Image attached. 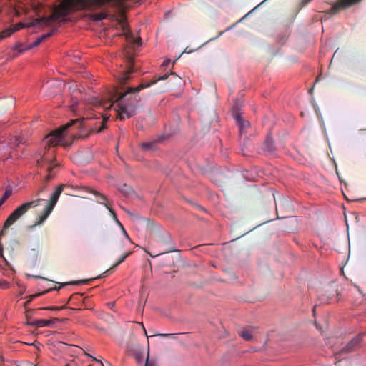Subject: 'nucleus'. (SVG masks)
I'll use <instances>...</instances> for the list:
<instances>
[{
    "mask_svg": "<svg viewBox=\"0 0 366 366\" xmlns=\"http://www.w3.org/2000/svg\"><path fill=\"white\" fill-rule=\"evenodd\" d=\"M169 76L168 74L159 76L158 79L152 80L149 82H142L136 87H128L124 92H119L114 89L109 94L108 102L94 99L92 103L95 106H102L105 108H110L116 104L115 111L120 120L129 119L136 114L137 104L140 102V97L137 94L142 89L148 88L156 84L159 80H164Z\"/></svg>",
    "mask_w": 366,
    "mask_h": 366,
    "instance_id": "f257e3e1",
    "label": "nucleus"
},
{
    "mask_svg": "<svg viewBox=\"0 0 366 366\" xmlns=\"http://www.w3.org/2000/svg\"><path fill=\"white\" fill-rule=\"evenodd\" d=\"M46 192V185L44 184L41 186L36 192L35 197L37 198L34 200L26 202L19 207H17L7 217L6 221L4 222L3 228L0 232V238L4 235L5 231L11 227L16 220L20 219L26 212L31 209L39 206L44 199L40 198L41 193Z\"/></svg>",
    "mask_w": 366,
    "mask_h": 366,
    "instance_id": "f03ea898",
    "label": "nucleus"
},
{
    "mask_svg": "<svg viewBox=\"0 0 366 366\" xmlns=\"http://www.w3.org/2000/svg\"><path fill=\"white\" fill-rule=\"evenodd\" d=\"M69 187L68 184H61L59 185L55 191L51 194L49 199L47 201L46 206L42 210L41 213L36 218V221L34 224L29 226V229H33L36 226L41 225L48 218L49 214L54 209L61 194L65 188Z\"/></svg>",
    "mask_w": 366,
    "mask_h": 366,
    "instance_id": "7ed1b4c3",
    "label": "nucleus"
},
{
    "mask_svg": "<svg viewBox=\"0 0 366 366\" xmlns=\"http://www.w3.org/2000/svg\"><path fill=\"white\" fill-rule=\"evenodd\" d=\"M79 122V119L71 120L65 125L61 126L59 129L51 132L45 138L46 146L56 147L60 144L62 141L66 130L71 125Z\"/></svg>",
    "mask_w": 366,
    "mask_h": 366,
    "instance_id": "20e7f679",
    "label": "nucleus"
},
{
    "mask_svg": "<svg viewBox=\"0 0 366 366\" xmlns=\"http://www.w3.org/2000/svg\"><path fill=\"white\" fill-rule=\"evenodd\" d=\"M94 278H92V279H85V280H76V281H71V282H63V283H61L60 284V286L59 287H55L54 289H48L42 292H39V293H36V294H34V295H31L29 297H30V300L29 301L34 300V298L36 297H38L44 294H46L47 292H49V291L52 290H59L61 287L65 286V285H83V284H87L89 283V282H91L92 280H93Z\"/></svg>",
    "mask_w": 366,
    "mask_h": 366,
    "instance_id": "39448f33",
    "label": "nucleus"
},
{
    "mask_svg": "<svg viewBox=\"0 0 366 366\" xmlns=\"http://www.w3.org/2000/svg\"><path fill=\"white\" fill-rule=\"evenodd\" d=\"M172 242V238L170 234L164 231L162 233L158 234L152 240V244L158 245H169Z\"/></svg>",
    "mask_w": 366,
    "mask_h": 366,
    "instance_id": "423d86ee",
    "label": "nucleus"
},
{
    "mask_svg": "<svg viewBox=\"0 0 366 366\" xmlns=\"http://www.w3.org/2000/svg\"><path fill=\"white\" fill-rule=\"evenodd\" d=\"M362 340V336L361 335L355 336L345 347V353L354 352L358 350L361 346Z\"/></svg>",
    "mask_w": 366,
    "mask_h": 366,
    "instance_id": "0eeeda50",
    "label": "nucleus"
},
{
    "mask_svg": "<svg viewBox=\"0 0 366 366\" xmlns=\"http://www.w3.org/2000/svg\"><path fill=\"white\" fill-rule=\"evenodd\" d=\"M122 30L124 32V35L125 36V39L128 42L132 43L134 44H140L139 42L141 41V39L139 37L137 39H135L134 37L132 32L129 30L128 25L126 22L123 21L122 23Z\"/></svg>",
    "mask_w": 366,
    "mask_h": 366,
    "instance_id": "6e6552de",
    "label": "nucleus"
},
{
    "mask_svg": "<svg viewBox=\"0 0 366 366\" xmlns=\"http://www.w3.org/2000/svg\"><path fill=\"white\" fill-rule=\"evenodd\" d=\"M59 322V319L58 318H52L49 320L40 319L31 321L29 322V325L32 326H35L36 327H50L51 325Z\"/></svg>",
    "mask_w": 366,
    "mask_h": 366,
    "instance_id": "1a4fd4ad",
    "label": "nucleus"
},
{
    "mask_svg": "<svg viewBox=\"0 0 366 366\" xmlns=\"http://www.w3.org/2000/svg\"><path fill=\"white\" fill-rule=\"evenodd\" d=\"M233 115L239 126L240 132L242 133L244 129L249 127V122L244 120L237 113V106L236 105L233 107Z\"/></svg>",
    "mask_w": 366,
    "mask_h": 366,
    "instance_id": "9d476101",
    "label": "nucleus"
},
{
    "mask_svg": "<svg viewBox=\"0 0 366 366\" xmlns=\"http://www.w3.org/2000/svg\"><path fill=\"white\" fill-rule=\"evenodd\" d=\"M341 56H342V51H340V50H339V49H337L335 51V53L331 59V61H330V64L329 66V71L330 72H332L333 71H335L336 67L340 64Z\"/></svg>",
    "mask_w": 366,
    "mask_h": 366,
    "instance_id": "9b49d317",
    "label": "nucleus"
},
{
    "mask_svg": "<svg viewBox=\"0 0 366 366\" xmlns=\"http://www.w3.org/2000/svg\"><path fill=\"white\" fill-rule=\"evenodd\" d=\"M262 149L267 154H272L274 152L276 147L274 144L273 139L269 136L267 137L263 143Z\"/></svg>",
    "mask_w": 366,
    "mask_h": 366,
    "instance_id": "f8f14e48",
    "label": "nucleus"
},
{
    "mask_svg": "<svg viewBox=\"0 0 366 366\" xmlns=\"http://www.w3.org/2000/svg\"><path fill=\"white\" fill-rule=\"evenodd\" d=\"M119 192L126 197H130L134 194V192L132 189V188L125 184H123L121 187H119Z\"/></svg>",
    "mask_w": 366,
    "mask_h": 366,
    "instance_id": "ddd939ff",
    "label": "nucleus"
},
{
    "mask_svg": "<svg viewBox=\"0 0 366 366\" xmlns=\"http://www.w3.org/2000/svg\"><path fill=\"white\" fill-rule=\"evenodd\" d=\"M87 191H88V192L92 193V194H94L96 197H99V199L97 200V202L99 204H104H104H107V198L106 197L105 195L99 193V192H97L96 190L90 189V188H88Z\"/></svg>",
    "mask_w": 366,
    "mask_h": 366,
    "instance_id": "4468645a",
    "label": "nucleus"
},
{
    "mask_svg": "<svg viewBox=\"0 0 366 366\" xmlns=\"http://www.w3.org/2000/svg\"><path fill=\"white\" fill-rule=\"evenodd\" d=\"M109 16L107 12L102 11V12H99V13L92 14L90 15V19L92 21H99L103 20L104 19H107Z\"/></svg>",
    "mask_w": 366,
    "mask_h": 366,
    "instance_id": "2eb2a0df",
    "label": "nucleus"
},
{
    "mask_svg": "<svg viewBox=\"0 0 366 366\" xmlns=\"http://www.w3.org/2000/svg\"><path fill=\"white\" fill-rule=\"evenodd\" d=\"M343 9V0H338V1L334 4L330 9L329 10V13L332 15L337 14L338 11H341Z\"/></svg>",
    "mask_w": 366,
    "mask_h": 366,
    "instance_id": "dca6fc26",
    "label": "nucleus"
},
{
    "mask_svg": "<svg viewBox=\"0 0 366 366\" xmlns=\"http://www.w3.org/2000/svg\"><path fill=\"white\" fill-rule=\"evenodd\" d=\"M129 254L130 253L128 252L124 254L112 267H111L109 269L105 271L102 274L112 272L116 267H117L119 264L123 262L125 260V259L129 255Z\"/></svg>",
    "mask_w": 366,
    "mask_h": 366,
    "instance_id": "f3484780",
    "label": "nucleus"
},
{
    "mask_svg": "<svg viewBox=\"0 0 366 366\" xmlns=\"http://www.w3.org/2000/svg\"><path fill=\"white\" fill-rule=\"evenodd\" d=\"M82 300V294H80V293H76V294H73L70 297L69 299L68 300V301L66 302V303L68 302H71L72 304H76L81 301Z\"/></svg>",
    "mask_w": 366,
    "mask_h": 366,
    "instance_id": "a211bd4d",
    "label": "nucleus"
},
{
    "mask_svg": "<svg viewBox=\"0 0 366 366\" xmlns=\"http://www.w3.org/2000/svg\"><path fill=\"white\" fill-rule=\"evenodd\" d=\"M11 194H12L11 188L9 187H6L4 195L2 196V197L0 199V204H3L7 200V199L9 198V197L11 195Z\"/></svg>",
    "mask_w": 366,
    "mask_h": 366,
    "instance_id": "6ab92c4d",
    "label": "nucleus"
},
{
    "mask_svg": "<svg viewBox=\"0 0 366 366\" xmlns=\"http://www.w3.org/2000/svg\"><path fill=\"white\" fill-rule=\"evenodd\" d=\"M56 174L54 172V167H48V174L45 177L44 181L45 182H48L53 179L55 177Z\"/></svg>",
    "mask_w": 366,
    "mask_h": 366,
    "instance_id": "aec40b11",
    "label": "nucleus"
},
{
    "mask_svg": "<svg viewBox=\"0 0 366 366\" xmlns=\"http://www.w3.org/2000/svg\"><path fill=\"white\" fill-rule=\"evenodd\" d=\"M239 335L246 341H249L252 338V335L249 330H243L241 332H239Z\"/></svg>",
    "mask_w": 366,
    "mask_h": 366,
    "instance_id": "412c9836",
    "label": "nucleus"
},
{
    "mask_svg": "<svg viewBox=\"0 0 366 366\" xmlns=\"http://www.w3.org/2000/svg\"><path fill=\"white\" fill-rule=\"evenodd\" d=\"M14 32V31L11 27L3 31L0 33V39L10 36Z\"/></svg>",
    "mask_w": 366,
    "mask_h": 366,
    "instance_id": "4be33fe9",
    "label": "nucleus"
},
{
    "mask_svg": "<svg viewBox=\"0 0 366 366\" xmlns=\"http://www.w3.org/2000/svg\"><path fill=\"white\" fill-rule=\"evenodd\" d=\"M105 207L109 211V212L112 214L113 219L115 220L117 224L120 226V227H122V224L121 222L118 220L117 215L114 212V211L112 209L111 207L108 204H104Z\"/></svg>",
    "mask_w": 366,
    "mask_h": 366,
    "instance_id": "5701e85b",
    "label": "nucleus"
},
{
    "mask_svg": "<svg viewBox=\"0 0 366 366\" xmlns=\"http://www.w3.org/2000/svg\"><path fill=\"white\" fill-rule=\"evenodd\" d=\"M156 144L154 142H144L142 144L144 150H153L155 149Z\"/></svg>",
    "mask_w": 366,
    "mask_h": 366,
    "instance_id": "b1692460",
    "label": "nucleus"
},
{
    "mask_svg": "<svg viewBox=\"0 0 366 366\" xmlns=\"http://www.w3.org/2000/svg\"><path fill=\"white\" fill-rule=\"evenodd\" d=\"M108 118H109V116H107V114H104V115L102 116V119L100 120L101 126L97 129V132L98 133H99V132H102L104 130V129L105 128V124H106V122H107Z\"/></svg>",
    "mask_w": 366,
    "mask_h": 366,
    "instance_id": "393cba45",
    "label": "nucleus"
},
{
    "mask_svg": "<svg viewBox=\"0 0 366 366\" xmlns=\"http://www.w3.org/2000/svg\"><path fill=\"white\" fill-rule=\"evenodd\" d=\"M56 32V29H52L50 32L47 34H43L41 36L38 37L39 39L41 40V43L46 40V39L51 37Z\"/></svg>",
    "mask_w": 366,
    "mask_h": 366,
    "instance_id": "a878e982",
    "label": "nucleus"
},
{
    "mask_svg": "<svg viewBox=\"0 0 366 366\" xmlns=\"http://www.w3.org/2000/svg\"><path fill=\"white\" fill-rule=\"evenodd\" d=\"M237 24V23L234 24H233V25H232L231 26L228 27L225 31H220V32L218 34V35H217V36H215V37H212V38L209 39L208 40V41H214V40H216V39H219V37H220V36H222V35L225 31H229L230 29H232V28H234V27L236 26V24Z\"/></svg>",
    "mask_w": 366,
    "mask_h": 366,
    "instance_id": "bb28decb",
    "label": "nucleus"
},
{
    "mask_svg": "<svg viewBox=\"0 0 366 366\" xmlns=\"http://www.w3.org/2000/svg\"><path fill=\"white\" fill-rule=\"evenodd\" d=\"M175 251L176 250L174 249V247L172 246H170L168 248L162 250V252H159L158 254H157L155 255H151V257H157L159 255H161V254H165V253L172 252H175Z\"/></svg>",
    "mask_w": 366,
    "mask_h": 366,
    "instance_id": "cd10ccee",
    "label": "nucleus"
},
{
    "mask_svg": "<svg viewBox=\"0 0 366 366\" xmlns=\"http://www.w3.org/2000/svg\"><path fill=\"white\" fill-rule=\"evenodd\" d=\"M66 305H63V306H61V307H42V308H39V310H55V311H59V310H61L64 308H66Z\"/></svg>",
    "mask_w": 366,
    "mask_h": 366,
    "instance_id": "c85d7f7f",
    "label": "nucleus"
},
{
    "mask_svg": "<svg viewBox=\"0 0 366 366\" xmlns=\"http://www.w3.org/2000/svg\"><path fill=\"white\" fill-rule=\"evenodd\" d=\"M11 6L13 7L12 11H14V14L16 16H19L21 14L20 6H17L16 5H13L12 3H11Z\"/></svg>",
    "mask_w": 366,
    "mask_h": 366,
    "instance_id": "c756f323",
    "label": "nucleus"
},
{
    "mask_svg": "<svg viewBox=\"0 0 366 366\" xmlns=\"http://www.w3.org/2000/svg\"><path fill=\"white\" fill-rule=\"evenodd\" d=\"M145 366H157V363H156L155 360L149 359V351L147 352V357Z\"/></svg>",
    "mask_w": 366,
    "mask_h": 366,
    "instance_id": "7c9ffc66",
    "label": "nucleus"
},
{
    "mask_svg": "<svg viewBox=\"0 0 366 366\" xmlns=\"http://www.w3.org/2000/svg\"><path fill=\"white\" fill-rule=\"evenodd\" d=\"M135 359L138 363H142L144 359L143 354L140 352H137L134 355Z\"/></svg>",
    "mask_w": 366,
    "mask_h": 366,
    "instance_id": "2f4dec72",
    "label": "nucleus"
},
{
    "mask_svg": "<svg viewBox=\"0 0 366 366\" xmlns=\"http://www.w3.org/2000/svg\"><path fill=\"white\" fill-rule=\"evenodd\" d=\"M41 44V40L39 39V38H37L36 39V41H34L32 44L29 46V48H33V47H35V46H39V44Z\"/></svg>",
    "mask_w": 366,
    "mask_h": 366,
    "instance_id": "473e14b6",
    "label": "nucleus"
},
{
    "mask_svg": "<svg viewBox=\"0 0 366 366\" xmlns=\"http://www.w3.org/2000/svg\"><path fill=\"white\" fill-rule=\"evenodd\" d=\"M86 355L88 357H91L94 361H95V362H99V363L101 365V366H104V365L102 363V361H100V360H97L96 357H94L92 356V355H89V354H86Z\"/></svg>",
    "mask_w": 366,
    "mask_h": 366,
    "instance_id": "72a5a7b5",
    "label": "nucleus"
},
{
    "mask_svg": "<svg viewBox=\"0 0 366 366\" xmlns=\"http://www.w3.org/2000/svg\"><path fill=\"white\" fill-rule=\"evenodd\" d=\"M121 229L122 230V232H123L124 235L130 241V238L128 236L127 233L126 232L124 228L122 227H121Z\"/></svg>",
    "mask_w": 366,
    "mask_h": 366,
    "instance_id": "f704fd0d",
    "label": "nucleus"
},
{
    "mask_svg": "<svg viewBox=\"0 0 366 366\" xmlns=\"http://www.w3.org/2000/svg\"><path fill=\"white\" fill-rule=\"evenodd\" d=\"M170 63V61L169 60H167L163 62L162 64V66H164V67H167L168 66V65Z\"/></svg>",
    "mask_w": 366,
    "mask_h": 366,
    "instance_id": "c9c22d12",
    "label": "nucleus"
},
{
    "mask_svg": "<svg viewBox=\"0 0 366 366\" xmlns=\"http://www.w3.org/2000/svg\"><path fill=\"white\" fill-rule=\"evenodd\" d=\"M175 334H159L158 335L159 336H162V337H170V336H172V335H174Z\"/></svg>",
    "mask_w": 366,
    "mask_h": 366,
    "instance_id": "e433bc0d",
    "label": "nucleus"
},
{
    "mask_svg": "<svg viewBox=\"0 0 366 366\" xmlns=\"http://www.w3.org/2000/svg\"><path fill=\"white\" fill-rule=\"evenodd\" d=\"M337 174L338 176V178H339V180L340 182H343V179L342 178L340 174L337 171Z\"/></svg>",
    "mask_w": 366,
    "mask_h": 366,
    "instance_id": "4c0bfd02",
    "label": "nucleus"
},
{
    "mask_svg": "<svg viewBox=\"0 0 366 366\" xmlns=\"http://www.w3.org/2000/svg\"><path fill=\"white\" fill-rule=\"evenodd\" d=\"M339 270H340V274L341 275H343V266H340Z\"/></svg>",
    "mask_w": 366,
    "mask_h": 366,
    "instance_id": "58836bf2",
    "label": "nucleus"
},
{
    "mask_svg": "<svg viewBox=\"0 0 366 366\" xmlns=\"http://www.w3.org/2000/svg\"><path fill=\"white\" fill-rule=\"evenodd\" d=\"M340 363H341L340 361H337V362H336L335 365H336V366H340Z\"/></svg>",
    "mask_w": 366,
    "mask_h": 366,
    "instance_id": "ea45409f",
    "label": "nucleus"
},
{
    "mask_svg": "<svg viewBox=\"0 0 366 366\" xmlns=\"http://www.w3.org/2000/svg\"><path fill=\"white\" fill-rule=\"evenodd\" d=\"M312 1V0H304V2H305V4H307V3H309L310 1Z\"/></svg>",
    "mask_w": 366,
    "mask_h": 366,
    "instance_id": "a19ab883",
    "label": "nucleus"
},
{
    "mask_svg": "<svg viewBox=\"0 0 366 366\" xmlns=\"http://www.w3.org/2000/svg\"><path fill=\"white\" fill-rule=\"evenodd\" d=\"M319 81V76L316 79L315 84Z\"/></svg>",
    "mask_w": 366,
    "mask_h": 366,
    "instance_id": "79ce46f5",
    "label": "nucleus"
},
{
    "mask_svg": "<svg viewBox=\"0 0 366 366\" xmlns=\"http://www.w3.org/2000/svg\"><path fill=\"white\" fill-rule=\"evenodd\" d=\"M145 252H147V253L149 254V256H150V257H151V255H152V254H150L149 252H147V250H145Z\"/></svg>",
    "mask_w": 366,
    "mask_h": 366,
    "instance_id": "37998d69",
    "label": "nucleus"
},
{
    "mask_svg": "<svg viewBox=\"0 0 366 366\" xmlns=\"http://www.w3.org/2000/svg\"><path fill=\"white\" fill-rule=\"evenodd\" d=\"M171 75H174V76H177L175 73H171Z\"/></svg>",
    "mask_w": 366,
    "mask_h": 366,
    "instance_id": "c03bdc74",
    "label": "nucleus"
},
{
    "mask_svg": "<svg viewBox=\"0 0 366 366\" xmlns=\"http://www.w3.org/2000/svg\"><path fill=\"white\" fill-rule=\"evenodd\" d=\"M322 301L323 302H328V301H327H327H325V300H324V299H322Z\"/></svg>",
    "mask_w": 366,
    "mask_h": 366,
    "instance_id": "a18cd8bd",
    "label": "nucleus"
},
{
    "mask_svg": "<svg viewBox=\"0 0 366 366\" xmlns=\"http://www.w3.org/2000/svg\"><path fill=\"white\" fill-rule=\"evenodd\" d=\"M177 59H178V58H177L175 60H174L173 64H174Z\"/></svg>",
    "mask_w": 366,
    "mask_h": 366,
    "instance_id": "49530a36",
    "label": "nucleus"
},
{
    "mask_svg": "<svg viewBox=\"0 0 366 366\" xmlns=\"http://www.w3.org/2000/svg\"><path fill=\"white\" fill-rule=\"evenodd\" d=\"M108 366H112L110 363L107 362Z\"/></svg>",
    "mask_w": 366,
    "mask_h": 366,
    "instance_id": "de8ad7c7",
    "label": "nucleus"
},
{
    "mask_svg": "<svg viewBox=\"0 0 366 366\" xmlns=\"http://www.w3.org/2000/svg\"><path fill=\"white\" fill-rule=\"evenodd\" d=\"M2 11V7H1V6L0 5V11Z\"/></svg>",
    "mask_w": 366,
    "mask_h": 366,
    "instance_id": "09e8293b",
    "label": "nucleus"
},
{
    "mask_svg": "<svg viewBox=\"0 0 366 366\" xmlns=\"http://www.w3.org/2000/svg\"><path fill=\"white\" fill-rule=\"evenodd\" d=\"M344 198H345V199H347V197H346V195H345V196H344Z\"/></svg>",
    "mask_w": 366,
    "mask_h": 366,
    "instance_id": "8fccbe9b",
    "label": "nucleus"
},
{
    "mask_svg": "<svg viewBox=\"0 0 366 366\" xmlns=\"http://www.w3.org/2000/svg\"><path fill=\"white\" fill-rule=\"evenodd\" d=\"M2 204H0V207H1Z\"/></svg>",
    "mask_w": 366,
    "mask_h": 366,
    "instance_id": "3c124183",
    "label": "nucleus"
},
{
    "mask_svg": "<svg viewBox=\"0 0 366 366\" xmlns=\"http://www.w3.org/2000/svg\"><path fill=\"white\" fill-rule=\"evenodd\" d=\"M66 366H69L68 365H66Z\"/></svg>",
    "mask_w": 366,
    "mask_h": 366,
    "instance_id": "603ef678",
    "label": "nucleus"
},
{
    "mask_svg": "<svg viewBox=\"0 0 366 366\" xmlns=\"http://www.w3.org/2000/svg\"><path fill=\"white\" fill-rule=\"evenodd\" d=\"M20 0H18V1H19Z\"/></svg>",
    "mask_w": 366,
    "mask_h": 366,
    "instance_id": "864d4df0",
    "label": "nucleus"
}]
</instances>
